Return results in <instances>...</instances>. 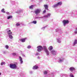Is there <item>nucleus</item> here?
I'll return each instance as SVG.
<instances>
[{
  "label": "nucleus",
  "instance_id": "1",
  "mask_svg": "<svg viewBox=\"0 0 77 77\" xmlns=\"http://www.w3.org/2000/svg\"><path fill=\"white\" fill-rule=\"evenodd\" d=\"M17 65L18 64L17 63L14 64H10V67L12 69H17Z\"/></svg>",
  "mask_w": 77,
  "mask_h": 77
},
{
  "label": "nucleus",
  "instance_id": "2",
  "mask_svg": "<svg viewBox=\"0 0 77 77\" xmlns=\"http://www.w3.org/2000/svg\"><path fill=\"white\" fill-rule=\"evenodd\" d=\"M65 60L64 57L63 56H61L58 58V62L59 63H62L63 62V60Z\"/></svg>",
  "mask_w": 77,
  "mask_h": 77
},
{
  "label": "nucleus",
  "instance_id": "3",
  "mask_svg": "<svg viewBox=\"0 0 77 77\" xmlns=\"http://www.w3.org/2000/svg\"><path fill=\"white\" fill-rule=\"evenodd\" d=\"M41 9H37L36 10H35L34 11V13H35L36 15H38L40 12H41Z\"/></svg>",
  "mask_w": 77,
  "mask_h": 77
},
{
  "label": "nucleus",
  "instance_id": "4",
  "mask_svg": "<svg viewBox=\"0 0 77 77\" xmlns=\"http://www.w3.org/2000/svg\"><path fill=\"white\" fill-rule=\"evenodd\" d=\"M51 53L53 56H56L57 53V51L55 50H53L51 51Z\"/></svg>",
  "mask_w": 77,
  "mask_h": 77
},
{
  "label": "nucleus",
  "instance_id": "5",
  "mask_svg": "<svg viewBox=\"0 0 77 77\" xmlns=\"http://www.w3.org/2000/svg\"><path fill=\"white\" fill-rule=\"evenodd\" d=\"M69 23V21L68 20H64L63 21V23L64 25V26H65V25L66 24H68Z\"/></svg>",
  "mask_w": 77,
  "mask_h": 77
},
{
  "label": "nucleus",
  "instance_id": "6",
  "mask_svg": "<svg viewBox=\"0 0 77 77\" xmlns=\"http://www.w3.org/2000/svg\"><path fill=\"white\" fill-rule=\"evenodd\" d=\"M37 48H38L37 50L38 52H40L41 51V50L42 49V47L41 46H38L37 47Z\"/></svg>",
  "mask_w": 77,
  "mask_h": 77
},
{
  "label": "nucleus",
  "instance_id": "7",
  "mask_svg": "<svg viewBox=\"0 0 77 77\" xmlns=\"http://www.w3.org/2000/svg\"><path fill=\"white\" fill-rule=\"evenodd\" d=\"M51 15V14L48 13H47V14L45 15L43 17L46 18H48L49 17H50V16Z\"/></svg>",
  "mask_w": 77,
  "mask_h": 77
},
{
  "label": "nucleus",
  "instance_id": "8",
  "mask_svg": "<svg viewBox=\"0 0 77 77\" xmlns=\"http://www.w3.org/2000/svg\"><path fill=\"white\" fill-rule=\"evenodd\" d=\"M19 60L20 62V64H22L23 63V59H22V58H21V57H19Z\"/></svg>",
  "mask_w": 77,
  "mask_h": 77
},
{
  "label": "nucleus",
  "instance_id": "9",
  "mask_svg": "<svg viewBox=\"0 0 77 77\" xmlns=\"http://www.w3.org/2000/svg\"><path fill=\"white\" fill-rule=\"evenodd\" d=\"M27 39V38H23L21 39H20V41L22 42H26V40Z\"/></svg>",
  "mask_w": 77,
  "mask_h": 77
},
{
  "label": "nucleus",
  "instance_id": "10",
  "mask_svg": "<svg viewBox=\"0 0 77 77\" xmlns=\"http://www.w3.org/2000/svg\"><path fill=\"white\" fill-rule=\"evenodd\" d=\"M58 6H59L57 3L56 4L52 6V7L54 8H57Z\"/></svg>",
  "mask_w": 77,
  "mask_h": 77
},
{
  "label": "nucleus",
  "instance_id": "11",
  "mask_svg": "<svg viewBox=\"0 0 77 77\" xmlns=\"http://www.w3.org/2000/svg\"><path fill=\"white\" fill-rule=\"evenodd\" d=\"M45 51V52L47 56H49L50 53H49V51H48V49L47 50H46Z\"/></svg>",
  "mask_w": 77,
  "mask_h": 77
},
{
  "label": "nucleus",
  "instance_id": "12",
  "mask_svg": "<svg viewBox=\"0 0 77 77\" xmlns=\"http://www.w3.org/2000/svg\"><path fill=\"white\" fill-rule=\"evenodd\" d=\"M7 34L8 35H10L12 34V32H11V30H9L7 32Z\"/></svg>",
  "mask_w": 77,
  "mask_h": 77
},
{
  "label": "nucleus",
  "instance_id": "13",
  "mask_svg": "<svg viewBox=\"0 0 77 77\" xmlns=\"http://www.w3.org/2000/svg\"><path fill=\"white\" fill-rule=\"evenodd\" d=\"M38 68V66H35L32 68L33 69H37Z\"/></svg>",
  "mask_w": 77,
  "mask_h": 77
},
{
  "label": "nucleus",
  "instance_id": "14",
  "mask_svg": "<svg viewBox=\"0 0 77 77\" xmlns=\"http://www.w3.org/2000/svg\"><path fill=\"white\" fill-rule=\"evenodd\" d=\"M69 69H70V71H75V68H74L72 67L70 68Z\"/></svg>",
  "mask_w": 77,
  "mask_h": 77
},
{
  "label": "nucleus",
  "instance_id": "15",
  "mask_svg": "<svg viewBox=\"0 0 77 77\" xmlns=\"http://www.w3.org/2000/svg\"><path fill=\"white\" fill-rule=\"evenodd\" d=\"M42 49H44V50L45 51L46 50H47L48 49H47V47L45 46H43V47H42Z\"/></svg>",
  "mask_w": 77,
  "mask_h": 77
},
{
  "label": "nucleus",
  "instance_id": "16",
  "mask_svg": "<svg viewBox=\"0 0 77 77\" xmlns=\"http://www.w3.org/2000/svg\"><path fill=\"white\" fill-rule=\"evenodd\" d=\"M77 44V40H75V41L74 42L73 44V46H74L76 44Z\"/></svg>",
  "mask_w": 77,
  "mask_h": 77
},
{
  "label": "nucleus",
  "instance_id": "17",
  "mask_svg": "<svg viewBox=\"0 0 77 77\" xmlns=\"http://www.w3.org/2000/svg\"><path fill=\"white\" fill-rule=\"evenodd\" d=\"M44 7L45 8V9H46V10H48V5H44Z\"/></svg>",
  "mask_w": 77,
  "mask_h": 77
},
{
  "label": "nucleus",
  "instance_id": "18",
  "mask_svg": "<svg viewBox=\"0 0 77 77\" xmlns=\"http://www.w3.org/2000/svg\"><path fill=\"white\" fill-rule=\"evenodd\" d=\"M57 41L58 43H61V41L60 40V38H59L57 39Z\"/></svg>",
  "mask_w": 77,
  "mask_h": 77
},
{
  "label": "nucleus",
  "instance_id": "19",
  "mask_svg": "<svg viewBox=\"0 0 77 77\" xmlns=\"http://www.w3.org/2000/svg\"><path fill=\"white\" fill-rule=\"evenodd\" d=\"M57 4L59 6H61L62 5V2H58V3H57Z\"/></svg>",
  "mask_w": 77,
  "mask_h": 77
},
{
  "label": "nucleus",
  "instance_id": "20",
  "mask_svg": "<svg viewBox=\"0 0 77 77\" xmlns=\"http://www.w3.org/2000/svg\"><path fill=\"white\" fill-rule=\"evenodd\" d=\"M61 29H56V32H61Z\"/></svg>",
  "mask_w": 77,
  "mask_h": 77
},
{
  "label": "nucleus",
  "instance_id": "21",
  "mask_svg": "<svg viewBox=\"0 0 77 77\" xmlns=\"http://www.w3.org/2000/svg\"><path fill=\"white\" fill-rule=\"evenodd\" d=\"M52 49H53V46H51L49 47L48 50H50V51L52 50Z\"/></svg>",
  "mask_w": 77,
  "mask_h": 77
},
{
  "label": "nucleus",
  "instance_id": "22",
  "mask_svg": "<svg viewBox=\"0 0 77 77\" xmlns=\"http://www.w3.org/2000/svg\"><path fill=\"white\" fill-rule=\"evenodd\" d=\"M11 18H12V16H7V19H10Z\"/></svg>",
  "mask_w": 77,
  "mask_h": 77
},
{
  "label": "nucleus",
  "instance_id": "23",
  "mask_svg": "<svg viewBox=\"0 0 77 77\" xmlns=\"http://www.w3.org/2000/svg\"><path fill=\"white\" fill-rule=\"evenodd\" d=\"M32 23H33L35 24H36V23H37V21L36 20H34L32 22Z\"/></svg>",
  "mask_w": 77,
  "mask_h": 77
},
{
  "label": "nucleus",
  "instance_id": "24",
  "mask_svg": "<svg viewBox=\"0 0 77 77\" xmlns=\"http://www.w3.org/2000/svg\"><path fill=\"white\" fill-rule=\"evenodd\" d=\"M8 36L10 39H13V36L12 35H9Z\"/></svg>",
  "mask_w": 77,
  "mask_h": 77
},
{
  "label": "nucleus",
  "instance_id": "25",
  "mask_svg": "<svg viewBox=\"0 0 77 77\" xmlns=\"http://www.w3.org/2000/svg\"><path fill=\"white\" fill-rule=\"evenodd\" d=\"M48 73V71L45 70L44 71V74H45V75H46Z\"/></svg>",
  "mask_w": 77,
  "mask_h": 77
},
{
  "label": "nucleus",
  "instance_id": "26",
  "mask_svg": "<svg viewBox=\"0 0 77 77\" xmlns=\"http://www.w3.org/2000/svg\"><path fill=\"white\" fill-rule=\"evenodd\" d=\"M5 64L6 63H5V62H3L1 63V65H5Z\"/></svg>",
  "mask_w": 77,
  "mask_h": 77
},
{
  "label": "nucleus",
  "instance_id": "27",
  "mask_svg": "<svg viewBox=\"0 0 77 77\" xmlns=\"http://www.w3.org/2000/svg\"><path fill=\"white\" fill-rule=\"evenodd\" d=\"M34 5H31L29 7V9H33L34 7Z\"/></svg>",
  "mask_w": 77,
  "mask_h": 77
},
{
  "label": "nucleus",
  "instance_id": "28",
  "mask_svg": "<svg viewBox=\"0 0 77 77\" xmlns=\"http://www.w3.org/2000/svg\"><path fill=\"white\" fill-rule=\"evenodd\" d=\"M1 12L3 13H5V9L4 8L2 9L1 10Z\"/></svg>",
  "mask_w": 77,
  "mask_h": 77
},
{
  "label": "nucleus",
  "instance_id": "29",
  "mask_svg": "<svg viewBox=\"0 0 77 77\" xmlns=\"http://www.w3.org/2000/svg\"><path fill=\"white\" fill-rule=\"evenodd\" d=\"M5 48L6 49H8V48H9V46L7 45H6V46H5Z\"/></svg>",
  "mask_w": 77,
  "mask_h": 77
},
{
  "label": "nucleus",
  "instance_id": "30",
  "mask_svg": "<svg viewBox=\"0 0 77 77\" xmlns=\"http://www.w3.org/2000/svg\"><path fill=\"white\" fill-rule=\"evenodd\" d=\"M70 77H74V76L72 73L70 74Z\"/></svg>",
  "mask_w": 77,
  "mask_h": 77
},
{
  "label": "nucleus",
  "instance_id": "31",
  "mask_svg": "<svg viewBox=\"0 0 77 77\" xmlns=\"http://www.w3.org/2000/svg\"><path fill=\"white\" fill-rule=\"evenodd\" d=\"M75 34H77V28H76V30L75 31Z\"/></svg>",
  "mask_w": 77,
  "mask_h": 77
},
{
  "label": "nucleus",
  "instance_id": "32",
  "mask_svg": "<svg viewBox=\"0 0 77 77\" xmlns=\"http://www.w3.org/2000/svg\"><path fill=\"white\" fill-rule=\"evenodd\" d=\"M31 46L30 45H28V46L27 48H28L29 49H30V48H31Z\"/></svg>",
  "mask_w": 77,
  "mask_h": 77
},
{
  "label": "nucleus",
  "instance_id": "33",
  "mask_svg": "<svg viewBox=\"0 0 77 77\" xmlns=\"http://www.w3.org/2000/svg\"><path fill=\"white\" fill-rule=\"evenodd\" d=\"M21 12V11L20 10H19L17 12H16V13H17V14H20Z\"/></svg>",
  "mask_w": 77,
  "mask_h": 77
},
{
  "label": "nucleus",
  "instance_id": "34",
  "mask_svg": "<svg viewBox=\"0 0 77 77\" xmlns=\"http://www.w3.org/2000/svg\"><path fill=\"white\" fill-rule=\"evenodd\" d=\"M16 25L17 26H20V24L19 23H16Z\"/></svg>",
  "mask_w": 77,
  "mask_h": 77
},
{
  "label": "nucleus",
  "instance_id": "35",
  "mask_svg": "<svg viewBox=\"0 0 77 77\" xmlns=\"http://www.w3.org/2000/svg\"><path fill=\"white\" fill-rule=\"evenodd\" d=\"M36 19H39V18H42V17H35Z\"/></svg>",
  "mask_w": 77,
  "mask_h": 77
},
{
  "label": "nucleus",
  "instance_id": "36",
  "mask_svg": "<svg viewBox=\"0 0 77 77\" xmlns=\"http://www.w3.org/2000/svg\"><path fill=\"white\" fill-rule=\"evenodd\" d=\"M45 28V27H43L41 28L42 30H44Z\"/></svg>",
  "mask_w": 77,
  "mask_h": 77
},
{
  "label": "nucleus",
  "instance_id": "37",
  "mask_svg": "<svg viewBox=\"0 0 77 77\" xmlns=\"http://www.w3.org/2000/svg\"><path fill=\"white\" fill-rule=\"evenodd\" d=\"M35 55L36 56H38V55H39V53H36L35 54Z\"/></svg>",
  "mask_w": 77,
  "mask_h": 77
},
{
  "label": "nucleus",
  "instance_id": "38",
  "mask_svg": "<svg viewBox=\"0 0 77 77\" xmlns=\"http://www.w3.org/2000/svg\"><path fill=\"white\" fill-rule=\"evenodd\" d=\"M12 55L13 56H15V55H16V54L15 53H12Z\"/></svg>",
  "mask_w": 77,
  "mask_h": 77
},
{
  "label": "nucleus",
  "instance_id": "39",
  "mask_svg": "<svg viewBox=\"0 0 77 77\" xmlns=\"http://www.w3.org/2000/svg\"><path fill=\"white\" fill-rule=\"evenodd\" d=\"M46 12V10H45L43 12V14H45Z\"/></svg>",
  "mask_w": 77,
  "mask_h": 77
},
{
  "label": "nucleus",
  "instance_id": "40",
  "mask_svg": "<svg viewBox=\"0 0 77 77\" xmlns=\"http://www.w3.org/2000/svg\"><path fill=\"white\" fill-rule=\"evenodd\" d=\"M6 14H7L8 15H9V12H6Z\"/></svg>",
  "mask_w": 77,
  "mask_h": 77
},
{
  "label": "nucleus",
  "instance_id": "41",
  "mask_svg": "<svg viewBox=\"0 0 77 77\" xmlns=\"http://www.w3.org/2000/svg\"><path fill=\"white\" fill-rule=\"evenodd\" d=\"M30 74H33V71H31L30 72Z\"/></svg>",
  "mask_w": 77,
  "mask_h": 77
},
{
  "label": "nucleus",
  "instance_id": "42",
  "mask_svg": "<svg viewBox=\"0 0 77 77\" xmlns=\"http://www.w3.org/2000/svg\"><path fill=\"white\" fill-rule=\"evenodd\" d=\"M40 57H39V56H38V57H37V59H40Z\"/></svg>",
  "mask_w": 77,
  "mask_h": 77
},
{
  "label": "nucleus",
  "instance_id": "43",
  "mask_svg": "<svg viewBox=\"0 0 77 77\" xmlns=\"http://www.w3.org/2000/svg\"><path fill=\"white\" fill-rule=\"evenodd\" d=\"M22 56H23V57H25V55L24 54H22Z\"/></svg>",
  "mask_w": 77,
  "mask_h": 77
},
{
  "label": "nucleus",
  "instance_id": "44",
  "mask_svg": "<svg viewBox=\"0 0 77 77\" xmlns=\"http://www.w3.org/2000/svg\"><path fill=\"white\" fill-rule=\"evenodd\" d=\"M26 24H23V26H26Z\"/></svg>",
  "mask_w": 77,
  "mask_h": 77
},
{
  "label": "nucleus",
  "instance_id": "45",
  "mask_svg": "<svg viewBox=\"0 0 77 77\" xmlns=\"http://www.w3.org/2000/svg\"><path fill=\"white\" fill-rule=\"evenodd\" d=\"M1 73L0 72V75H1Z\"/></svg>",
  "mask_w": 77,
  "mask_h": 77
},
{
  "label": "nucleus",
  "instance_id": "46",
  "mask_svg": "<svg viewBox=\"0 0 77 77\" xmlns=\"http://www.w3.org/2000/svg\"><path fill=\"white\" fill-rule=\"evenodd\" d=\"M13 3H14V2H13Z\"/></svg>",
  "mask_w": 77,
  "mask_h": 77
}]
</instances>
